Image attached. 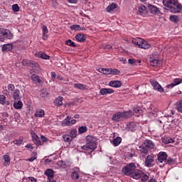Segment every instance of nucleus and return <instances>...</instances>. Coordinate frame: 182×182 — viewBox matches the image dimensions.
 Here are the masks:
<instances>
[{"label":"nucleus","mask_w":182,"mask_h":182,"mask_svg":"<svg viewBox=\"0 0 182 182\" xmlns=\"http://www.w3.org/2000/svg\"><path fill=\"white\" fill-rule=\"evenodd\" d=\"M70 120H72V117L70 116H68L63 122L62 126H70Z\"/></svg>","instance_id":"c85d7f7f"},{"label":"nucleus","mask_w":182,"mask_h":182,"mask_svg":"<svg viewBox=\"0 0 182 182\" xmlns=\"http://www.w3.org/2000/svg\"><path fill=\"white\" fill-rule=\"evenodd\" d=\"M143 176V171L140 170L135 169L134 172L132 173L130 177L134 178L135 180H139Z\"/></svg>","instance_id":"f8f14e48"},{"label":"nucleus","mask_w":182,"mask_h":182,"mask_svg":"<svg viewBox=\"0 0 182 182\" xmlns=\"http://www.w3.org/2000/svg\"><path fill=\"white\" fill-rule=\"evenodd\" d=\"M112 144L116 147L122 143V137L117 136L115 139H114L112 141Z\"/></svg>","instance_id":"72a5a7b5"},{"label":"nucleus","mask_w":182,"mask_h":182,"mask_svg":"<svg viewBox=\"0 0 182 182\" xmlns=\"http://www.w3.org/2000/svg\"><path fill=\"white\" fill-rule=\"evenodd\" d=\"M103 48L104 49H113V46H112L110 44H104Z\"/></svg>","instance_id":"052dcab7"},{"label":"nucleus","mask_w":182,"mask_h":182,"mask_svg":"<svg viewBox=\"0 0 182 182\" xmlns=\"http://www.w3.org/2000/svg\"><path fill=\"white\" fill-rule=\"evenodd\" d=\"M141 181L142 182H146L147 181V180H149V176H147V174L144 173V172H143V174L141 176Z\"/></svg>","instance_id":"8fccbe9b"},{"label":"nucleus","mask_w":182,"mask_h":182,"mask_svg":"<svg viewBox=\"0 0 182 182\" xmlns=\"http://www.w3.org/2000/svg\"><path fill=\"white\" fill-rule=\"evenodd\" d=\"M71 31H82V27L80 25L74 24L70 27Z\"/></svg>","instance_id":"c03bdc74"},{"label":"nucleus","mask_w":182,"mask_h":182,"mask_svg":"<svg viewBox=\"0 0 182 182\" xmlns=\"http://www.w3.org/2000/svg\"><path fill=\"white\" fill-rule=\"evenodd\" d=\"M180 83H182L181 78H176L173 80V82L167 85V87H168V89H173V87H174V86H177L178 85H180Z\"/></svg>","instance_id":"2eb2a0df"},{"label":"nucleus","mask_w":182,"mask_h":182,"mask_svg":"<svg viewBox=\"0 0 182 182\" xmlns=\"http://www.w3.org/2000/svg\"><path fill=\"white\" fill-rule=\"evenodd\" d=\"M165 163L166 164H169V166H170V165L173 164V163H174V160L172 158H169L165 161Z\"/></svg>","instance_id":"4d7b16f0"},{"label":"nucleus","mask_w":182,"mask_h":182,"mask_svg":"<svg viewBox=\"0 0 182 182\" xmlns=\"http://www.w3.org/2000/svg\"><path fill=\"white\" fill-rule=\"evenodd\" d=\"M122 83L119 80H113L109 82V86L111 87H122Z\"/></svg>","instance_id":"dca6fc26"},{"label":"nucleus","mask_w":182,"mask_h":182,"mask_svg":"<svg viewBox=\"0 0 182 182\" xmlns=\"http://www.w3.org/2000/svg\"><path fill=\"white\" fill-rule=\"evenodd\" d=\"M74 87L75 89H79V90H86V89H87L85 85L80 83L74 84Z\"/></svg>","instance_id":"58836bf2"},{"label":"nucleus","mask_w":182,"mask_h":182,"mask_svg":"<svg viewBox=\"0 0 182 182\" xmlns=\"http://www.w3.org/2000/svg\"><path fill=\"white\" fill-rule=\"evenodd\" d=\"M0 105H9V101H6V97L4 95H0Z\"/></svg>","instance_id":"7c9ffc66"},{"label":"nucleus","mask_w":182,"mask_h":182,"mask_svg":"<svg viewBox=\"0 0 182 182\" xmlns=\"http://www.w3.org/2000/svg\"><path fill=\"white\" fill-rule=\"evenodd\" d=\"M44 174L47 176L48 179L55 177V171L51 168H48L45 171Z\"/></svg>","instance_id":"a211bd4d"},{"label":"nucleus","mask_w":182,"mask_h":182,"mask_svg":"<svg viewBox=\"0 0 182 182\" xmlns=\"http://www.w3.org/2000/svg\"><path fill=\"white\" fill-rule=\"evenodd\" d=\"M149 48H150V44H149V43H147V41L142 40L141 48V49H149Z\"/></svg>","instance_id":"37998d69"},{"label":"nucleus","mask_w":182,"mask_h":182,"mask_svg":"<svg viewBox=\"0 0 182 182\" xmlns=\"http://www.w3.org/2000/svg\"><path fill=\"white\" fill-rule=\"evenodd\" d=\"M28 178L29 180H31V181H35V182L38 181V180L33 177H29Z\"/></svg>","instance_id":"774afa93"},{"label":"nucleus","mask_w":182,"mask_h":182,"mask_svg":"<svg viewBox=\"0 0 182 182\" xmlns=\"http://www.w3.org/2000/svg\"><path fill=\"white\" fill-rule=\"evenodd\" d=\"M12 143H14V144H16V146H21V144L23 143V138L19 137V139H14L11 142V144Z\"/></svg>","instance_id":"2f4dec72"},{"label":"nucleus","mask_w":182,"mask_h":182,"mask_svg":"<svg viewBox=\"0 0 182 182\" xmlns=\"http://www.w3.org/2000/svg\"><path fill=\"white\" fill-rule=\"evenodd\" d=\"M147 14V8L146 6L141 5L138 7L137 15H146Z\"/></svg>","instance_id":"4468645a"},{"label":"nucleus","mask_w":182,"mask_h":182,"mask_svg":"<svg viewBox=\"0 0 182 182\" xmlns=\"http://www.w3.org/2000/svg\"><path fill=\"white\" fill-rule=\"evenodd\" d=\"M63 139L66 143H70L72 140H73V138H72L69 134L63 135Z\"/></svg>","instance_id":"ea45409f"},{"label":"nucleus","mask_w":182,"mask_h":182,"mask_svg":"<svg viewBox=\"0 0 182 182\" xmlns=\"http://www.w3.org/2000/svg\"><path fill=\"white\" fill-rule=\"evenodd\" d=\"M85 132H87V127L82 126L78 128V133L80 134H82V133H85Z\"/></svg>","instance_id":"a18cd8bd"},{"label":"nucleus","mask_w":182,"mask_h":182,"mask_svg":"<svg viewBox=\"0 0 182 182\" xmlns=\"http://www.w3.org/2000/svg\"><path fill=\"white\" fill-rule=\"evenodd\" d=\"M3 159L4 160V162L3 164L4 166L7 167V166H9V164H11V158H9V155H4Z\"/></svg>","instance_id":"bb28decb"},{"label":"nucleus","mask_w":182,"mask_h":182,"mask_svg":"<svg viewBox=\"0 0 182 182\" xmlns=\"http://www.w3.org/2000/svg\"><path fill=\"white\" fill-rule=\"evenodd\" d=\"M37 58H41V59H46V60H49L50 58L49 55H48L46 53L43 52H38L36 53Z\"/></svg>","instance_id":"412c9836"},{"label":"nucleus","mask_w":182,"mask_h":182,"mask_svg":"<svg viewBox=\"0 0 182 182\" xmlns=\"http://www.w3.org/2000/svg\"><path fill=\"white\" fill-rule=\"evenodd\" d=\"M124 119H129V112H116L112 118V120L113 122H123Z\"/></svg>","instance_id":"7ed1b4c3"},{"label":"nucleus","mask_w":182,"mask_h":182,"mask_svg":"<svg viewBox=\"0 0 182 182\" xmlns=\"http://www.w3.org/2000/svg\"><path fill=\"white\" fill-rule=\"evenodd\" d=\"M48 95H49V92H48V90L45 88H43L41 90V94H40V96L41 97H42L43 99H46V96H48Z\"/></svg>","instance_id":"a19ab883"},{"label":"nucleus","mask_w":182,"mask_h":182,"mask_svg":"<svg viewBox=\"0 0 182 182\" xmlns=\"http://www.w3.org/2000/svg\"><path fill=\"white\" fill-rule=\"evenodd\" d=\"M21 91L19 90H15L13 92V99L14 100H21Z\"/></svg>","instance_id":"aec40b11"},{"label":"nucleus","mask_w":182,"mask_h":182,"mask_svg":"<svg viewBox=\"0 0 182 182\" xmlns=\"http://www.w3.org/2000/svg\"><path fill=\"white\" fill-rule=\"evenodd\" d=\"M151 85L154 90H157V92H160V93H163L164 92V89L161 85L157 82L156 80H151Z\"/></svg>","instance_id":"6e6552de"},{"label":"nucleus","mask_w":182,"mask_h":182,"mask_svg":"<svg viewBox=\"0 0 182 182\" xmlns=\"http://www.w3.org/2000/svg\"><path fill=\"white\" fill-rule=\"evenodd\" d=\"M22 106H23V104L21 100H18V102L14 103V107L17 110H19V109H22Z\"/></svg>","instance_id":"e433bc0d"},{"label":"nucleus","mask_w":182,"mask_h":182,"mask_svg":"<svg viewBox=\"0 0 182 182\" xmlns=\"http://www.w3.org/2000/svg\"><path fill=\"white\" fill-rule=\"evenodd\" d=\"M32 141L34 143V144H36V146L42 145L41 142V139L39 138V136L36 135V134H34L33 135H32Z\"/></svg>","instance_id":"6ab92c4d"},{"label":"nucleus","mask_w":182,"mask_h":182,"mask_svg":"<svg viewBox=\"0 0 182 182\" xmlns=\"http://www.w3.org/2000/svg\"><path fill=\"white\" fill-rule=\"evenodd\" d=\"M14 34L8 29H0V42H4V39H12Z\"/></svg>","instance_id":"39448f33"},{"label":"nucleus","mask_w":182,"mask_h":182,"mask_svg":"<svg viewBox=\"0 0 182 182\" xmlns=\"http://www.w3.org/2000/svg\"><path fill=\"white\" fill-rule=\"evenodd\" d=\"M48 180L49 182H58L55 180L54 177L49 178Z\"/></svg>","instance_id":"69168bd1"},{"label":"nucleus","mask_w":182,"mask_h":182,"mask_svg":"<svg viewBox=\"0 0 182 182\" xmlns=\"http://www.w3.org/2000/svg\"><path fill=\"white\" fill-rule=\"evenodd\" d=\"M182 11V5L178 2L175 1L174 4L169 9V11L172 14H180Z\"/></svg>","instance_id":"0eeeda50"},{"label":"nucleus","mask_w":182,"mask_h":182,"mask_svg":"<svg viewBox=\"0 0 182 182\" xmlns=\"http://www.w3.org/2000/svg\"><path fill=\"white\" fill-rule=\"evenodd\" d=\"M142 42H143V38H136L132 39V43H134V45H137L139 48L141 47Z\"/></svg>","instance_id":"5701e85b"},{"label":"nucleus","mask_w":182,"mask_h":182,"mask_svg":"<svg viewBox=\"0 0 182 182\" xmlns=\"http://www.w3.org/2000/svg\"><path fill=\"white\" fill-rule=\"evenodd\" d=\"M13 49H14V44L12 43L4 44L2 46L3 52H9V50H12Z\"/></svg>","instance_id":"f3484780"},{"label":"nucleus","mask_w":182,"mask_h":182,"mask_svg":"<svg viewBox=\"0 0 182 182\" xmlns=\"http://www.w3.org/2000/svg\"><path fill=\"white\" fill-rule=\"evenodd\" d=\"M135 169H136V164L130 163L129 164H127L124 167V168L123 170V173H124V174H125V176H131L132 173H134Z\"/></svg>","instance_id":"423d86ee"},{"label":"nucleus","mask_w":182,"mask_h":182,"mask_svg":"<svg viewBox=\"0 0 182 182\" xmlns=\"http://www.w3.org/2000/svg\"><path fill=\"white\" fill-rule=\"evenodd\" d=\"M114 90L112 88H102L100 90V94L102 95V96H105V95H112V93H114Z\"/></svg>","instance_id":"ddd939ff"},{"label":"nucleus","mask_w":182,"mask_h":182,"mask_svg":"<svg viewBox=\"0 0 182 182\" xmlns=\"http://www.w3.org/2000/svg\"><path fill=\"white\" fill-rule=\"evenodd\" d=\"M22 65L23 66H30V68H33V70L38 71L41 69L39 64L34 60L24 59L22 60Z\"/></svg>","instance_id":"20e7f679"},{"label":"nucleus","mask_w":182,"mask_h":182,"mask_svg":"<svg viewBox=\"0 0 182 182\" xmlns=\"http://www.w3.org/2000/svg\"><path fill=\"white\" fill-rule=\"evenodd\" d=\"M26 148L31 149L32 150V149H33V146H32V145L31 144H28L26 145Z\"/></svg>","instance_id":"338daca9"},{"label":"nucleus","mask_w":182,"mask_h":182,"mask_svg":"<svg viewBox=\"0 0 182 182\" xmlns=\"http://www.w3.org/2000/svg\"><path fill=\"white\" fill-rule=\"evenodd\" d=\"M116 8H117V5H116L114 3H112L107 7L106 11L107 12H112V11H114Z\"/></svg>","instance_id":"4c0bfd02"},{"label":"nucleus","mask_w":182,"mask_h":182,"mask_svg":"<svg viewBox=\"0 0 182 182\" xmlns=\"http://www.w3.org/2000/svg\"><path fill=\"white\" fill-rule=\"evenodd\" d=\"M68 4H77V0H66Z\"/></svg>","instance_id":"0e129e2a"},{"label":"nucleus","mask_w":182,"mask_h":182,"mask_svg":"<svg viewBox=\"0 0 182 182\" xmlns=\"http://www.w3.org/2000/svg\"><path fill=\"white\" fill-rule=\"evenodd\" d=\"M63 97H58L57 99L54 100V105L55 106H62L63 105Z\"/></svg>","instance_id":"cd10ccee"},{"label":"nucleus","mask_w":182,"mask_h":182,"mask_svg":"<svg viewBox=\"0 0 182 182\" xmlns=\"http://www.w3.org/2000/svg\"><path fill=\"white\" fill-rule=\"evenodd\" d=\"M136 60L135 59H132V58H129V60H128V63L129 64V65H136Z\"/></svg>","instance_id":"bf43d9fd"},{"label":"nucleus","mask_w":182,"mask_h":182,"mask_svg":"<svg viewBox=\"0 0 182 182\" xmlns=\"http://www.w3.org/2000/svg\"><path fill=\"white\" fill-rule=\"evenodd\" d=\"M156 165L154 163V155H148L145 159V166L146 167H153Z\"/></svg>","instance_id":"1a4fd4ad"},{"label":"nucleus","mask_w":182,"mask_h":182,"mask_svg":"<svg viewBox=\"0 0 182 182\" xmlns=\"http://www.w3.org/2000/svg\"><path fill=\"white\" fill-rule=\"evenodd\" d=\"M76 133H77V131L76 129H72L70 132V136L72 137V139H75L76 137Z\"/></svg>","instance_id":"864d4df0"},{"label":"nucleus","mask_w":182,"mask_h":182,"mask_svg":"<svg viewBox=\"0 0 182 182\" xmlns=\"http://www.w3.org/2000/svg\"><path fill=\"white\" fill-rule=\"evenodd\" d=\"M7 87L8 90H9L10 92H13V90H15V85H14V84H9Z\"/></svg>","instance_id":"13d9d810"},{"label":"nucleus","mask_w":182,"mask_h":182,"mask_svg":"<svg viewBox=\"0 0 182 182\" xmlns=\"http://www.w3.org/2000/svg\"><path fill=\"white\" fill-rule=\"evenodd\" d=\"M111 68H105L103 75H111Z\"/></svg>","instance_id":"6e6d98bb"},{"label":"nucleus","mask_w":182,"mask_h":182,"mask_svg":"<svg viewBox=\"0 0 182 182\" xmlns=\"http://www.w3.org/2000/svg\"><path fill=\"white\" fill-rule=\"evenodd\" d=\"M75 39L78 41V42H85L86 41V37L83 33H79L75 36Z\"/></svg>","instance_id":"b1692460"},{"label":"nucleus","mask_w":182,"mask_h":182,"mask_svg":"<svg viewBox=\"0 0 182 182\" xmlns=\"http://www.w3.org/2000/svg\"><path fill=\"white\" fill-rule=\"evenodd\" d=\"M177 1V0H163V4L164 6H166L168 11H170L171 9L172 6L175 4V3Z\"/></svg>","instance_id":"9b49d317"},{"label":"nucleus","mask_w":182,"mask_h":182,"mask_svg":"<svg viewBox=\"0 0 182 182\" xmlns=\"http://www.w3.org/2000/svg\"><path fill=\"white\" fill-rule=\"evenodd\" d=\"M154 142L151 141L150 139L145 140L141 146H139L140 151L142 154H149V150L154 149Z\"/></svg>","instance_id":"f03ea898"},{"label":"nucleus","mask_w":182,"mask_h":182,"mask_svg":"<svg viewBox=\"0 0 182 182\" xmlns=\"http://www.w3.org/2000/svg\"><path fill=\"white\" fill-rule=\"evenodd\" d=\"M36 159H38V156H36V155H35L33 157H31L28 159V161H30L31 163H32V161H34V160H36Z\"/></svg>","instance_id":"e2e57ef3"},{"label":"nucleus","mask_w":182,"mask_h":182,"mask_svg":"<svg viewBox=\"0 0 182 182\" xmlns=\"http://www.w3.org/2000/svg\"><path fill=\"white\" fill-rule=\"evenodd\" d=\"M169 20L171 22H173V23H178V22H180V18L176 15H171Z\"/></svg>","instance_id":"a878e982"},{"label":"nucleus","mask_w":182,"mask_h":182,"mask_svg":"<svg viewBox=\"0 0 182 182\" xmlns=\"http://www.w3.org/2000/svg\"><path fill=\"white\" fill-rule=\"evenodd\" d=\"M127 129L129 132H135L136 127L134 122H130L127 125Z\"/></svg>","instance_id":"4be33fe9"},{"label":"nucleus","mask_w":182,"mask_h":182,"mask_svg":"<svg viewBox=\"0 0 182 182\" xmlns=\"http://www.w3.org/2000/svg\"><path fill=\"white\" fill-rule=\"evenodd\" d=\"M65 45H68V46H72L73 48H76V44L70 39L65 41Z\"/></svg>","instance_id":"49530a36"},{"label":"nucleus","mask_w":182,"mask_h":182,"mask_svg":"<svg viewBox=\"0 0 182 182\" xmlns=\"http://www.w3.org/2000/svg\"><path fill=\"white\" fill-rule=\"evenodd\" d=\"M57 166H58V167H63V168H66V162L64 161H59L57 162Z\"/></svg>","instance_id":"de8ad7c7"},{"label":"nucleus","mask_w":182,"mask_h":182,"mask_svg":"<svg viewBox=\"0 0 182 182\" xmlns=\"http://www.w3.org/2000/svg\"><path fill=\"white\" fill-rule=\"evenodd\" d=\"M13 12H19V6L18 4H14L12 6Z\"/></svg>","instance_id":"603ef678"},{"label":"nucleus","mask_w":182,"mask_h":182,"mask_svg":"<svg viewBox=\"0 0 182 182\" xmlns=\"http://www.w3.org/2000/svg\"><path fill=\"white\" fill-rule=\"evenodd\" d=\"M161 140H162V143H164V144H170V143H174V141L173 139L167 136L163 137Z\"/></svg>","instance_id":"c756f323"},{"label":"nucleus","mask_w":182,"mask_h":182,"mask_svg":"<svg viewBox=\"0 0 182 182\" xmlns=\"http://www.w3.org/2000/svg\"><path fill=\"white\" fill-rule=\"evenodd\" d=\"M150 63L151 66H153L154 68H157L159 65H160V60L157 59H150Z\"/></svg>","instance_id":"c9c22d12"},{"label":"nucleus","mask_w":182,"mask_h":182,"mask_svg":"<svg viewBox=\"0 0 182 182\" xmlns=\"http://www.w3.org/2000/svg\"><path fill=\"white\" fill-rule=\"evenodd\" d=\"M42 29H43V36H44V38H46V35L48 32V27L46 25H43L42 26Z\"/></svg>","instance_id":"3c124183"},{"label":"nucleus","mask_w":182,"mask_h":182,"mask_svg":"<svg viewBox=\"0 0 182 182\" xmlns=\"http://www.w3.org/2000/svg\"><path fill=\"white\" fill-rule=\"evenodd\" d=\"M41 139L43 143H48V138H46L45 136L41 135Z\"/></svg>","instance_id":"680f3d73"},{"label":"nucleus","mask_w":182,"mask_h":182,"mask_svg":"<svg viewBox=\"0 0 182 182\" xmlns=\"http://www.w3.org/2000/svg\"><path fill=\"white\" fill-rule=\"evenodd\" d=\"M151 14H152L153 15H156V14H157V12H159V9L153 5H149L148 6Z\"/></svg>","instance_id":"473e14b6"},{"label":"nucleus","mask_w":182,"mask_h":182,"mask_svg":"<svg viewBox=\"0 0 182 182\" xmlns=\"http://www.w3.org/2000/svg\"><path fill=\"white\" fill-rule=\"evenodd\" d=\"M71 178L73 180H79V172L74 171L71 173Z\"/></svg>","instance_id":"79ce46f5"},{"label":"nucleus","mask_w":182,"mask_h":182,"mask_svg":"<svg viewBox=\"0 0 182 182\" xmlns=\"http://www.w3.org/2000/svg\"><path fill=\"white\" fill-rule=\"evenodd\" d=\"M167 154L166 152L161 151L157 155V161L159 163H163L167 160Z\"/></svg>","instance_id":"9d476101"},{"label":"nucleus","mask_w":182,"mask_h":182,"mask_svg":"<svg viewBox=\"0 0 182 182\" xmlns=\"http://www.w3.org/2000/svg\"><path fill=\"white\" fill-rule=\"evenodd\" d=\"M176 109L178 112H180L181 113H182V100H180L178 102H177Z\"/></svg>","instance_id":"09e8293b"},{"label":"nucleus","mask_w":182,"mask_h":182,"mask_svg":"<svg viewBox=\"0 0 182 182\" xmlns=\"http://www.w3.org/2000/svg\"><path fill=\"white\" fill-rule=\"evenodd\" d=\"M97 148V144L96 143V138L92 136H87L86 137V144L82 146L81 149L87 151L88 154H90L93 151Z\"/></svg>","instance_id":"f257e3e1"},{"label":"nucleus","mask_w":182,"mask_h":182,"mask_svg":"<svg viewBox=\"0 0 182 182\" xmlns=\"http://www.w3.org/2000/svg\"><path fill=\"white\" fill-rule=\"evenodd\" d=\"M119 73H120V70L111 68V75H119Z\"/></svg>","instance_id":"5fc2aeb1"},{"label":"nucleus","mask_w":182,"mask_h":182,"mask_svg":"<svg viewBox=\"0 0 182 182\" xmlns=\"http://www.w3.org/2000/svg\"><path fill=\"white\" fill-rule=\"evenodd\" d=\"M35 117H44L45 111L43 109H38L34 114Z\"/></svg>","instance_id":"393cba45"},{"label":"nucleus","mask_w":182,"mask_h":182,"mask_svg":"<svg viewBox=\"0 0 182 182\" xmlns=\"http://www.w3.org/2000/svg\"><path fill=\"white\" fill-rule=\"evenodd\" d=\"M31 79L34 82V83L38 84L41 83V79L39 78V75L33 74L31 77Z\"/></svg>","instance_id":"f704fd0d"}]
</instances>
